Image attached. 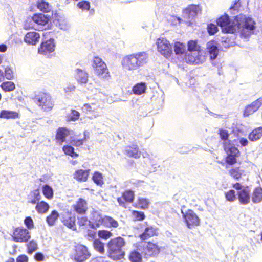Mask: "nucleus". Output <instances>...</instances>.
<instances>
[{"instance_id":"obj_15","label":"nucleus","mask_w":262,"mask_h":262,"mask_svg":"<svg viewBox=\"0 0 262 262\" xmlns=\"http://www.w3.org/2000/svg\"><path fill=\"white\" fill-rule=\"evenodd\" d=\"M100 108V103L98 100L95 99L91 103H85L82 107V110L85 112L92 113L91 119H96L99 116L98 110Z\"/></svg>"},{"instance_id":"obj_10","label":"nucleus","mask_w":262,"mask_h":262,"mask_svg":"<svg viewBox=\"0 0 262 262\" xmlns=\"http://www.w3.org/2000/svg\"><path fill=\"white\" fill-rule=\"evenodd\" d=\"M206 53L203 50L191 53H187L185 55V61L187 63L193 64L203 63L206 59Z\"/></svg>"},{"instance_id":"obj_41","label":"nucleus","mask_w":262,"mask_h":262,"mask_svg":"<svg viewBox=\"0 0 262 262\" xmlns=\"http://www.w3.org/2000/svg\"><path fill=\"white\" fill-rule=\"evenodd\" d=\"M230 174L234 179H238L243 176H245V171L239 168H234L229 170Z\"/></svg>"},{"instance_id":"obj_56","label":"nucleus","mask_w":262,"mask_h":262,"mask_svg":"<svg viewBox=\"0 0 262 262\" xmlns=\"http://www.w3.org/2000/svg\"><path fill=\"white\" fill-rule=\"evenodd\" d=\"M207 31L210 35H214L217 32L218 28L216 25L213 24H210L208 25Z\"/></svg>"},{"instance_id":"obj_14","label":"nucleus","mask_w":262,"mask_h":262,"mask_svg":"<svg viewBox=\"0 0 262 262\" xmlns=\"http://www.w3.org/2000/svg\"><path fill=\"white\" fill-rule=\"evenodd\" d=\"M36 100L39 106L46 111L51 110L53 107L51 97L48 94L42 93L36 97Z\"/></svg>"},{"instance_id":"obj_60","label":"nucleus","mask_w":262,"mask_h":262,"mask_svg":"<svg viewBox=\"0 0 262 262\" xmlns=\"http://www.w3.org/2000/svg\"><path fill=\"white\" fill-rule=\"evenodd\" d=\"M85 236L89 241H92L96 236V232L93 230H88L86 232Z\"/></svg>"},{"instance_id":"obj_30","label":"nucleus","mask_w":262,"mask_h":262,"mask_svg":"<svg viewBox=\"0 0 262 262\" xmlns=\"http://www.w3.org/2000/svg\"><path fill=\"white\" fill-rule=\"evenodd\" d=\"M150 204L149 200L144 197H138L134 206L141 209H147Z\"/></svg>"},{"instance_id":"obj_37","label":"nucleus","mask_w":262,"mask_h":262,"mask_svg":"<svg viewBox=\"0 0 262 262\" xmlns=\"http://www.w3.org/2000/svg\"><path fill=\"white\" fill-rule=\"evenodd\" d=\"M36 6L40 11L43 12H48L51 9L50 5L45 0H37Z\"/></svg>"},{"instance_id":"obj_13","label":"nucleus","mask_w":262,"mask_h":262,"mask_svg":"<svg viewBox=\"0 0 262 262\" xmlns=\"http://www.w3.org/2000/svg\"><path fill=\"white\" fill-rule=\"evenodd\" d=\"M224 149L228 154L226 158V162L232 165L236 162L235 157L238 155V149L233 146V144H228L226 142L224 143Z\"/></svg>"},{"instance_id":"obj_25","label":"nucleus","mask_w":262,"mask_h":262,"mask_svg":"<svg viewBox=\"0 0 262 262\" xmlns=\"http://www.w3.org/2000/svg\"><path fill=\"white\" fill-rule=\"evenodd\" d=\"M90 173V169H78L73 174V178L79 182H85L87 181Z\"/></svg>"},{"instance_id":"obj_8","label":"nucleus","mask_w":262,"mask_h":262,"mask_svg":"<svg viewBox=\"0 0 262 262\" xmlns=\"http://www.w3.org/2000/svg\"><path fill=\"white\" fill-rule=\"evenodd\" d=\"M217 24L222 28V31L224 32L233 33L236 31L235 18L231 21L227 15H224L217 20Z\"/></svg>"},{"instance_id":"obj_33","label":"nucleus","mask_w":262,"mask_h":262,"mask_svg":"<svg viewBox=\"0 0 262 262\" xmlns=\"http://www.w3.org/2000/svg\"><path fill=\"white\" fill-rule=\"evenodd\" d=\"M70 134V131L66 128H59L56 134V138L61 143L65 141L66 138Z\"/></svg>"},{"instance_id":"obj_51","label":"nucleus","mask_w":262,"mask_h":262,"mask_svg":"<svg viewBox=\"0 0 262 262\" xmlns=\"http://www.w3.org/2000/svg\"><path fill=\"white\" fill-rule=\"evenodd\" d=\"M80 113L75 110L72 109L70 114L68 116L69 121H76L80 117Z\"/></svg>"},{"instance_id":"obj_57","label":"nucleus","mask_w":262,"mask_h":262,"mask_svg":"<svg viewBox=\"0 0 262 262\" xmlns=\"http://www.w3.org/2000/svg\"><path fill=\"white\" fill-rule=\"evenodd\" d=\"M24 224L29 230L33 229L34 227L33 220L31 217H27L24 220Z\"/></svg>"},{"instance_id":"obj_22","label":"nucleus","mask_w":262,"mask_h":262,"mask_svg":"<svg viewBox=\"0 0 262 262\" xmlns=\"http://www.w3.org/2000/svg\"><path fill=\"white\" fill-rule=\"evenodd\" d=\"M40 38V35L39 33L31 31L26 34L24 41L27 45L35 46L39 42Z\"/></svg>"},{"instance_id":"obj_32","label":"nucleus","mask_w":262,"mask_h":262,"mask_svg":"<svg viewBox=\"0 0 262 262\" xmlns=\"http://www.w3.org/2000/svg\"><path fill=\"white\" fill-rule=\"evenodd\" d=\"M136 249L130 252L129 255V259L131 262H142L143 255L140 253L141 251L137 249V244H136Z\"/></svg>"},{"instance_id":"obj_62","label":"nucleus","mask_w":262,"mask_h":262,"mask_svg":"<svg viewBox=\"0 0 262 262\" xmlns=\"http://www.w3.org/2000/svg\"><path fill=\"white\" fill-rule=\"evenodd\" d=\"M33 194L34 196V199L31 201V203L32 204H35L37 201H39L40 199L41 196L40 195V193L38 190H35L33 192Z\"/></svg>"},{"instance_id":"obj_36","label":"nucleus","mask_w":262,"mask_h":262,"mask_svg":"<svg viewBox=\"0 0 262 262\" xmlns=\"http://www.w3.org/2000/svg\"><path fill=\"white\" fill-rule=\"evenodd\" d=\"M262 137V127L253 130L249 135V139L252 141L259 140Z\"/></svg>"},{"instance_id":"obj_61","label":"nucleus","mask_w":262,"mask_h":262,"mask_svg":"<svg viewBox=\"0 0 262 262\" xmlns=\"http://www.w3.org/2000/svg\"><path fill=\"white\" fill-rule=\"evenodd\" d=\"M5 76L7 79H11L13 76L12 69L9 67H7L5 70Z\"/></svg>"},{"instance_id":"obj_47","label":"nucleus","mask_w":262,"mask_h":262,"mask_svg":"<svg viewBox=\"0 0 262 262\" xmlns=\"http://www.w3.org/2000/svg\"><path fill=\"white\" fill-rule=\"evenodd\" d=\"M42 193L48 199H51L53 196V190L48 185H45L42 187Z\"/></svg>"},{"instance_id":"obj_50","label":"nucleus","mask_w":262,"mask_h":262,"mask_svg":"<svg viewBox=\"0 0 262 262\" xmlns=\"http://www.w3.org/2000/svg\"><path fill=\"white\" fill-rule=\"evenodd\" d=\"M219 134L221 139L224 141V144L226 142L228 144H232L231 143V141L228 140L229 134L226 130L220 129L219 130Z\"/></svg>"},{"instance_id":"obj_1","label":"nucleus","mask_w":262,"mask_h":262,"mask_svg":"<svg viewBox=\"0 0 262 262\" xmlns=\"http://www.w3.org/2000/svg\"><path fill=\"white\" fill-rule=\"evenodd\" d=\"M147 60V54L141 52L124 56L121 63L124 70L133 73L146 64Z\"/></svg>"},{"instance_id":"obj_48","label":"nucleus","mask_w":262,"mask_h":262,"mask_svg":"<svg viewBox=\"0 0 262 262\" xmlns=\"http://www.w3.org/2000/svg\"><path fill=\"white\" fill-rule=\"evenodd\" d=\"M94 249L101 253L104 252V244L99 239H96L93 242Z\"/></svg>"},{"instance_id":"obj_6","label":"nucleus","mask_w":262,"mask_h":262,"mask_svg":"<svg viewBox=\"0 0 262 262\" xmlns=\"http://www.w3.org/2000/svg\"><path fill=\"white\" fill-rule=\"evenodd\" d=\"M92 66L95 74L100 79H107L110 75L107 66L102 59L99 57L93 58Z\"/></svg>"},{"instance_id":"obj_21","label":"nucleus","mask_w":262,"mask_h":262,"mask_svg":"<svg viewBox=\"0 0 262 262\" xmlns=\"http://www.w3.org/2000/svg\"><path fill=\"white\" fill-rule=\"evenodd\" d=\"M261 105L262 98H259L245 107L243 114L244 116L248 117L253 114L259 109Z\"/></svg>"},{"instance_id":"obj_23","label":"nucleus","mask_w":262,"mask_h":262,"mask_svg":"<svg viewBox=\"0 0 262 262\" xmlns=\"http://www.w3.org/2000/svg\"><path fill=\"white\" fill-rule=\"evenodd\" d=\"M72 207L78 214H85L88 209L87 202L81 198L79 199Z\"/></svg>"},{"instance_id":"obj_34","label":"nucleus","mask_w":262,"mask_h":262,"mask_svg":"<svg viewBox=\"0 0 262 262\" xmlns=\"http://www.w3.org/2000/svg\"><path fill=\"white\" fill-rule=\"evenodd\" d=\"M157 233V231L156 228L152 227H147L145 229L144 232L140 235V237L142 240H146L154 235H156Z\"/></svg>"},{"instance_id":"obj_43","label":"nucleus","mask_w":262,"mask_h":262,"mask_svg":"<svg viewBox=\"0 0 262 262\" xmlns=\"http://www.w3.org/2000/svg\"><path fill=\"white\" fill-rule=\"evenodd\" d=\"M49 204L44 201H41L40 202L38 203L36 206V209L39 213H45L49 210Z\"/></svg>"},{"instance_id":"obj_20","label":"nucleus","mask_w":262,"mask_h":262,"mask_svg":"<svg viewBox=\"0 0 262 262\" xmlns=\"http://www.w3.org/2000/svg\"><path fill=\"white\" fill-rule=\"evenodd\" d=\"M61 217L62 222L66 226L73 230H76L75 217L72 215L71 212L68 211L64 212L62 214Z\"/></svg>"},{"instance_id":"obj_54","label":"nucleus","mask_w":262,"mask_h":262,"mask_svg":"<svg viewBox=\"0 0 262 262\" xmlns=\"http://www.w3.org/2000/svg\"><path fill=\"white\" fill-rule=\"evenodd\" d=\"M37 244L36 241H31L27 245L28 253H32L37 249Z\"/></svg>"},{"instance_id":"obj_58","label":"nucleus","mask_w":262,"mask_h":262,"mask_svg":"<svg viewBox=\"0 0 262 262\" xmlns=\"http://www.w3.org/2000/svg\"><path fill=\"white\" fill-rule=\"evenodd\" d=\"M226 199L230 202L233 201L235 199V191L233 190H230L225 193Z\"/></svg>"},{"instance_id":"obj_4","label":"nucleus","mask_w":262,"mask_h":262,"mask_svg":"<svg viewBox=\"0 0 262 262\" xmlns=\"http://www.w3.org/2000/svg\"><path fill=\"white\" fill-rule=\"evenodd\" d=\"M137 249L141 251L143 257L146 259L156 257L160 252L159 246L150 242L137 243Z\"/></svg>"},{"instance_id":"obj_42","label":"nucleus","mask_w":262,"mask_h":262,"mask_svg":"<svg viewBox=\"0 0 262 262\" xmlns=\"http://www.w3.org/2000/svg\"><path fill=\"white\" fill-rule=\"evenodd\" d=\"M252 200L255 203H259L262 200V189L261 188L257 187L254 189Z\"/></svg>"},{"instance_id":"obj_63","label":"nucleus","mask_w":262,"mask_h":262,"mask_svg":"<svg viewBox=\"0 0 262 262\" xmlns=\"http://www.w3.org/2000/svg\"><path fill=\"white\" fill-rule=\"evenodd\" d=\"M84 142V139H74L71 141V143L73 146L76 147H79L82 145H83Z\"/></svg>"},{"instance_id":"obj_2","label":"nucleus","mask_w":262,"mask_h":262,"mask_svg":"<svg viewBox=\"0 0 262 262\" xmlns=\"http://www.w3.org/2000/svg\"><path fill=\"white\" fill-rule=\"evenodd\" d=\"M235 26L242 37L247 38L252 34L255 29V23L252 18L245 15H239L235 17Z\"/></svg>"},{"instance_id":"obj_18","label":"nucleus","mask_w":262,"mask_h":262,"mask_svg":"<svg viewBox=\"0 0 262 262\" xmlns=\"http://www.w3.org/2000/svg\"><path fill=\"white\" fill-rule=\"evenodd\" d=\"M32 20L41 29H45L49 27L50 17L43 14H35L32 16Z\"/></svg>"},{"instance_id":"obj_7","label":"nucleus","mask_w":262,"mask_h":262,"mask_svg":"<svg viewBox=\"0 0 262 262\" xmlns=\"http://www.w3.org/2000/svg\"><path fill=\"white\" fill-rule=\"evenodd\" d=\"M181 213L186 226L188 229H192L200 226L201 220L194 211L189 209L184 212L181 210Z\"/></svg>"},{"instance_id":"obj_64","label":"nucleus","mask_w":262,"mask_h":262,"mask_svg":"<svg viewBox=\"0 0 262 262\" xmlns=\"http://www.w3.org/2000/svg\"><path fill=\"white\" fill-rule=\"evenodd\" d=\"M28 258L25 255L19 256L16 259V262H28Z\"/></svg>"},{"instance_id":"obj_44","label":"nucleus","mask_w":262,"mask_h":262,"mask_svg":"<svg viewBox=\"0 0 262 262\" xmlns=\"http://www.w3.org/2000/svg\"><path fill=\"white\" fill-rule=\"evenodd\" d=\"M174 50L176 54L182 55L186 52L185 45L180 42H176L174 45Z\"/></svg>"},{"instance_id":"obj_24","label":"nucleus","mask_w":262,"mask_h":262,"mask_svg":"<svg viewBox=\"0 0 262 262\" xmlns=\"http://www.w3.org/2000/svg\"><path fill=\"white\" fill-rule=\"evenodd\" d=\"M201 11L198 5H191L189 6L183 12L184 17L187 19H193Z\"/></svg>"},{"instance_id":"obj_46","label":"nucleus","mask_w":262,"mask_h":262,"mask_svg":"<svg viewBox=\"0 0 262 262\" xmlns=\"http://www.w3.org/2000/svg\"><path fill=\"white\" fill-rule=\"evenodd\" d=\"M122 197L125 202L132 203L134 200V192L131 190H127L122 193Z\"/></svg>"},{"instance_id":"obj_28","label":"nucleus","mask_w":262,"mask_h":262,"mask_svg":"<svg viewBox=\"0 0 262 262\" xmlns=\"http://www.w3.org/2000/svg\"><path fill=\"white\" fill-rule=\"evenodd\" d=\"M20 117L18 112L8 110H3L0 112V118L5 119H15Z\"/></svg>"},{"instance_id":"obj_52","label":"nucleus","mask_w":262,"mask_h":262,"mask_svg":"<svg viewBox=\"0 0 262 262\" xmlns=\"http://www.w3.org/2000/svg\"><path fill=\"white\" fill-rule=\"evenodd\" d=\"M98 235L100 238L107 240L112 236L113 234L107 230H101L98 231Z\"/></svg>"},{"instance_id":"obj_12","label":"nucleus","mask_w":262,"mask_h":262,"mask_svg":"<svg viewBox=\"0 0 262 262\" xmlns=\"http://www.w3.org/2000/svg\"><path fill=\"white\" fill-rule=\"evenodd\" d=\"M233 187L237 190L238 198L241 203L247 204L250 202V190L248 187L242 186L237 183L233 185Z\"/></svg>"},{"instance_id":"obj_45","label":"nucleus","mask_w":262,"mask_h":262,"mask_svg":"<svg viewBox=\"0 0 262 262\" xmlns=\"http://www.w3.org/2000/svg\"><path fill=\"white\" fill-rule=\"evenodd\" d=\"M64 153L72 158H76L79 155L74 151V148L71 145H66L62 147Z\"/></svg>"},{"instance_id":"obj_26","label":"nucleus","mask_w":262,"mask_h":262,"mask_svg":"<svg viewBox=\"0 0 262 262\" xmlns=\"http://www.w3.org/2000/svg\"><path fill=\"white\" fill-rule=\"evenodd\" d=\"M217 45V42L214 40L210 41L207 43V49L211 60L215 59L218 55Z\"/></svg>"},{"instance_id":"obj_9","label":"nucleus","mask_w":262,"mask_h":262,"mask_svg":"<svg viewBox=\"0 0 262 262\" xmlns=\"http://www.w3.org/2000/svg\"><path fill=\"white\" fill-rule=\"evenodd\" d=\"M157 51L165 58H168L172 54V47L169 41L165 37L158 38L156 42Z\"/></svg>"},{"instance_id":"obj_40","label":"nucleus","mask_w":262,"mask_h":262,"mask_svg":"<svg viewBox=\"0 0 262 262\" xmlns=\"http://www.w3.org/2000/svg\"><path fill=\"white\" fill-rule=\"evenodd\" d=\"M59 217L58 212L56 210L52 211L50 215L46 218V221L48 224L50 226H53Z\"/></svg>"},{"instance_id":"obj_27","label":"nucleus","mask_w":262,"mask_h":262,"mask_svg":"<svg viewBox=\"0 0 262 262\" xmlns=\"http://www.w3.org/2000/svg\"><path fill=\"white\" fill-rule=\"evenodd\" d=\"M77 7L82 11H88L91 15H93L95 13V9L91 8L89 1L81 0L77 3Z\"/></svg>"},{"instance_id":"obj_39","label":"nucleus","mask_w":262,"mask_h":262,"mask_svg":"<svg viewBox=\"0 0 262 262\" xmlns=\"http://www.w3.org/2000/svg\"><path fill=\"white\" fill-rule=\"evenodd\" d=\"M93 182L98 186H102L104 182V178L102 173L99 171H95L92 176Z\"/></svg>"},{"instance_id":"obj_17","label":"nucleus","mask_w":262,"mask_h":262,"mask_svg":"<svg viewBox=\"0 0 262 262\" xmlns=\"http://www.w3.org/2000/svg\"><path fill=\"white\" fill-rule=\"evenodd\" d=\"M90 256L87 247L80 245L76 247L74 259L76 262H83Z\"/></svg>"},{"instance_id":"obj_5","label":"nucleus","mask_w":262,"mask_h":262,"mask_svg":"<svg viewBox=\"0 0 262 262\" xmlns=\"http://www.w3.org/2000/svg\"><path fill=\"white\" fill-rule=\"evenodd\" d=\"M93 220L95 221V223L92 224L93 229L99 228L102 225L113 228H117L119 225L118 222L113 218L108 216L103 217L96 211H93Z\"/></svg>"},{"instance_id":"obj_3","label":"nucleus","mask_w":262,"mask_h":262,"mask_svg":"<svg viewBox=\"0 0 262 262\" xmlns=\"http://www.w3.org/2000/svg\"><path fill=\"white\" fill-rule=\"evenodd\" d=\"M125 244L124 239L121 237L111 239L107 244L108 256L114 260L122 259L124 254L122 248Z\"/></svg>"},{"instance_id":"obj_38","label":"nucleus","mask_w":262,"mask_h":262,"mask_svg":"<svg viewBox=\"0 0 262 262\" xmlns=\"http://www.w3.org/2000/svg\"><path fill=\"white\" fill-rule=\"evenodd\" d=\"M187 50L188 53L202 50L201 46L198 45L196 40H190L187 42Z\"/></svg>"},{"instance_id":"obj_55","label":"nucleus","mask_w":262,"mask_h":262,"mask_svg":"<svg viewBox=\"0 0 262 262\" xmlns=\"http://www.w3.org/2000/svg\"><path fill=\"white\" fill-rule=\"evenodd\" d=\"M132 215L133 217L138 221H141L143 220L145 218V215L143 212L138 211H133Z\"/></svg>"},{"instance_id":"obj_49","label":"nucleus","mask_w":262,"mask_h":262,"mask_svg":"<svg viewBox=\"0 0 262 262\" xmlns=\"http://www.w3.org/2000/svg\"><path fill=\"white\" fill-rule=\"evenodd\" d=\"M1 88L5 92H10L13 91L15 86L14 83L11 81H7L3 82L1 84Z\"/></svg>"},{"instance_id":"obj_29","label":"nucleus","mask_w":262,"mask_h":262,"mask_svg":"<svg viewBox=\"0 0 262 262\" xmlns=\"http://www.w3.org/2000/svg\"><path fill=\"white\" fill-rule=\"evenodd\" d=\"M75 78L80 83H86L88 81V74L83 70L77 69L75 70Z\"/></svg>"},{"instance_id":"obj_16","label":"nucleus","mask_w":262,"mask_h":262,"mask_svg":"<svg viewBox=\"0 0 262 262\" xmlns=\"http://www.w3.org/2000/svg\"><path fill=\"white\" fill-rule=\"evenodd\" d=\"M30 237L29 231L23 228H16L12 235L13 240L16 242H26Z\"/></svg>"},{"instance_id":"obj_53","label":"nucleus","mask_w":262,"mask_h":262,"mask_svg":"<svg viewBox=\"0 0 262 262\" xmlns=\"http://www.w3.org/2000/svg\"><path fill=\"white\" fill-rule=\"evenodd\" d=\"M92 215L93 216V212H92ZM92 220L93 221L94 223L91 224L90 222L88 221L86 217L81 216L78 217V224L80 226H85L87 225H90L92 227V224L95 223V221L93 220V216L92 217Z\"/></svg>"},{"instance_id":"obj_31","label":"nucleus","mask_w":262,"mask_h":262,"mask_svg":"<svg viewBox=\"0 0 262 262\" xmlns=\"http://www.w3.org/2000/svg\"><path fill=\"white\" fill-rule=\"evenodd\" d=\"M125 153L128 157L134 158H139L141 156V152L136 145L127 147L125 150Z\"/></svg>"},{"instance_id":"obj_11","label":"nucleus","mask_w":262,"mask_h":262,"mask_svg":"<svg viewBox=\"0 0 262 262\" xmlns=\"http://www.w3.org/2000/svg\"><path fill=\"white\" fill-rule=\"evenodd\" d=\"M56 42L54 39L50 38L48 39H43L39 47L38 52L40 54L48 56L55 51Z\"/></svg>"},{"instance_id":"obj_19","label":"nucleus","mask_w":262,"mask_h":262,"mask_svg":"<svg viewBox=\"0 0 262 262\" xmlns=\"http://www.w3.org/2000/svg\"><path fill=\"white\" fill-rule=\"evenodd\" d=\"M54 23L59 29L64 31L68 30L71 27L70 24L63 14H56Z\"/></svg>"},{"instance_id":"obj_35","label":"nucleus","mask_w":262,"mask_h":262,"mask_svg":"<svg viewBox=\"0 0 262 262\" xmlns=\"http://www.w3.org/2000/svg\"><path fill=\"white\" fill-rule=\"evenodd\" d=\"M146 89L147 86L146 83L144 82H140L135 85L132 89V91L135 94L140 95L144 94Z\"/></svg>"},{"instance_id":"obj_59","label":"nucleus","mask_w":262,"mask_h":262,"mask_svg":"<svg viewBox=\"0 0 262 262\" xmlns=\"http://www.w3.org/2000/svg\"><path fill=\"white\" fill-rule=\"evenodd\" d=\"M34 24L35 23L32 21V18L28 19L25 21L24 25V28L26 30L35 28V26Z\"/></svg>"}]
</instances>
